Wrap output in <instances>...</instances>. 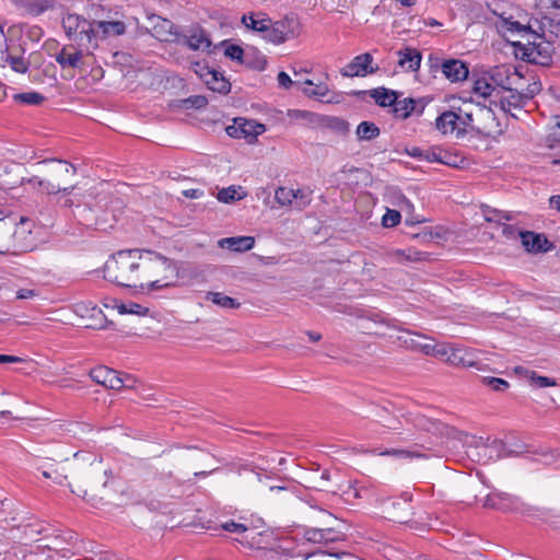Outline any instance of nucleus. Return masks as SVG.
Here are the masks:
<instances>
[{"label": "nucleus", "instance_id": "30", "mask_svg": "<svg viewBox=\"0 0 560 560\" xmlns=\"http://www.w3.org/2000/svg\"><path fill=\"white\" fill-rule=\"evenodd\" d=\"M184 42L192 50L210 47V40L201 30H191L189 34L184 36Z\"/></svg>", "mask_w": 560, "mask_h": 560}, {"label": "nucleus", "instance_id": "40", "mask_svg": "<svg viewBox=\"0 0 560 560\" xmlns=\"http://www.w3.org/2000/svg\"><path fill=\"white\" fill-rule=\"evenodd\" d=\"M494 90L495 88L490 78L488 79L483 77L474 81L472 92L478 96L487 98L492 95Z\"/></svg>", "mask_w": 560, "mask_h": 560}, {"label": "nucleus", "instance_id": "34", "mask_svg": "<svg viewBox=\"0 0 560 560\" xmlns=\"http://www.w3.org/2000/svg\"><path fill=\"white\" fill-rule=\"evenodd\" d=\"M55 8L54 0H28L24 4L25 12L32 16H38Z\"/></svg>", "mask_w": 560, "mask_h": 560}, {"label": "nucleus", "instance_id": "45", "mask_svg": "<svg viewBox=\"0 0 560 560\" xmlns=\"http://www.w3.org/2000/svg\"><path fill=\"white\" fill-rule=\"evenodd\" d=\"M173 24L168 20H161L159 24L153 27V35L160 40L167 42L173 35Z\"/></svg>", "mask_w": 560, "mask_h": 560}, {"label": "nucleus", "instance_id": "21", "mask_svg": "<svg viewBox=\"0 0 560 560\" xmlns=\"http://www.w3.org/2000/svg\"><path fill=\"white\" fill-rule=\"evenodd\" d=\"M220 248L230 249L235 253H243L250 250L255 245L253 236H233L225 237L218 241Z\"/></svg>", "mask_w": 560, "mask_h": 560}, {"label": "nucleus", "instance_id": "51", "mask_svg": "<svg viewBox=\"0 0 560 560\" xmlns=\"http://www.w3.org/2000/svg\"><path fill=\"white\" fill-rule=\"evenodd\" d=\"M485 217L487 221L490 222H501L502 220L511 221L514 219L513 214L511 212H504L499 210H487L485 212Z\"/></svg>", "mask_w": 560, "mask_h": 560}, {"label": "nucleus", "instance_id": "6", "mask_svg": "<svg viewBox=\"0 0 560 560\" xmlns=\"http://www.w3.org/2000/svg\"><path fill=\"white\" fill-rule=\"evenodd\" d=\"M535 40L527 42H513V52L516 58L524 61L546 66L551 61L552 47L548 42L534 36Z\"/></svg>", "mask_w": 560, "mask_h": 560}, {"label": "nucleus", "instance_id": "58", "mask_svg": "<svg viewBox=\"0 0 560 560\" xmlns=\"http://www.w3.org/2000/svg\"><path fill=\"white\" fill-rule=\"evenodd\" d=\"M270 25H272V21L271 19L268 16L266 19V21H264L260 25H259V28L256 33H259L261 38L266 42L269 43V34L271 33V27Z\"/></svg>", "mask_w": 560, "mask_h": 560}, {"label": "nucleus", "instance_id": "11", "mask_svg": "<svg viewBox=\"0 0 560 560\" xmlns=\"http://www.w3.org/2000/svg\"><path fill=\"white\" fill-rule=\"evenodd\" d=\"M401 417L406 420V422L413 424L416 428L428 431L435 435H446L455 438L457 433V431H455L453 428H450L448 425L438 420L431 419L419 413L407 412L402 413Z\"/></svg>", "mask_w": 560, "mask_h": 560}, {"label": "nucleus", "instance_id": "26", "mask_svg": "<svg viewBox=\"0 0 560 560\" xmlns=\"http://www.w3.org/2000/svg\"><path fill=\"white\" fill-rule=\"evenodd\" d=\"M515 373L522 375L530 386L536 388H545L556 386L557 382L553 378L537 374L535 371L527 370L523 366L515 368Z\"/></svg>", "mask_w": 560, "mask_h": 560}, {"label": "nucleus", "instance_id": "32", "mask_svg": "<svg viewBox=\"0 0 560 560\" xmlns=\"http://www.w3.org/2000/svg\"><path fill=\"white\" fill-rule=\"evenodd\" d=\"M82 59V52L79 50H69L68 48H62L56 56V61L62 67L77 68L79 67Z\"/></svg>", "mask_w": 560, "mask_h": 560}, {"label": "nucleus", "instance_id": "15", "mask_svg": "<svg viewBox=\"0 0 560 560\" xmlns=\"http://www.w3.org/2000/svg\"><path fill=\"white\" fill-rule=\"evenodd\" d=\"M62 25L68 36L78 35L80 40L85 39L88 43L93 33L92 22L78 14H68L63 18Z\"/></svg>", "mask_w": 560, "mask_h": 560}, {"label": "nucleus", "instance_id": "42", "mask_svg": "<svg viewBox=\"0 0 560 560\" xmlns=\"http://www.w3.org/2000/svg\"><path fill=\"white\" fill-rule=\"evenodd\" d=\"M454 345L448 343H430L429 347H424V354L436 357L445 362H447V358L450 357V351H452Z\"/></svg>", "mask_w": 560, "mask_h": 560}, {"label": "nucleus", "instance_id": "43", "mask_svg": "<svg viewBox=\"0 0 560 560\" xmlns=\"http://www.w3.org/2000/svg\"><path fill=\"white\" fill-rule=\"evenodd\" d=\"M113 302V307H116L119 314H135V315H145L148 312V308L143 307L140 304L137 303H129L124 304L120 303L118 300H110Z\"/></svg>", "mask_w": 560, "mask_h": 560}, {"label": "nucleus", "instance_id": "53", "mask_svg": "<svg viewBox=\"0 0 560 560\" xmlns=\"http://www.w3.org/2000/svg\"><path fill=\"white\" fill-rule=\"evenodd\" d=\"M221 528L226 532L234 533L238 535L241 538L243 534L247 530V524L228 521L221 524Z\"/></svg>", "mask_w": 560, "mask_h": 560}, {"label": "nucleus", "instance_id": "28", "mask_svg": "<svg viewBox=\"0 0 560 560\" xmlns=\"http://www.w3.org/2000/svg\"><path fill=\"white\" fill-rule=\"evenodd\" d=\"M236 540L248 547V548H262L266 544L265 541V533L257 532L256 528L247 525V530L243 534L241 538H236Z\"/></svg>", "mask_w": 560, "mask_h": 560}, {"label": "nucleus", "instance_id": "57", "mask_svg": "<svg viewBox=\"0 0 560 560\" xmlns=\"http://www.w3.org/2000/svg\"><path fill=\"white\" fill-rule=\"evenodd\" d=\"M270 25H272V21L271 19L268 16L266 19V21H264L260 25H259V28L256 33H259L261 38L266 42L269 43V34L271 33V27Z\"/></svg>", "mask_w": 560, "mask_h": 560}, {"label": "nucleus", "instance_id": "24", "mask_svg": "<svg viewBox=\"0 0 560 560\" xmlns=\"http://www.w3.org/2000/svg\"><path fill=\"white\" fill-rule=\"evenodd\" d=\"M305 537L307 540L315 544H326L339 540L341 534L332 527L311 528L305 532Z\"/></svg>", "mask_w": 560, "mask_h": 560}, {"label": "nucleus", "instance_id": "1", "mask_svg": "<svg viewBox=\"0 0 560 560\" xmlns=\"http://www.w3.org/2000/svg\"><path fill=\"white\" fill-rule=\"evenodd\" d=\"M177 278L175 264L167 257L151 250H137L131 288L153 291L168 288Z\"/></svg>", "mask_w": 560, "mask_h": 560}, {"label": "nucleus", "instance_id": "27", "mask_svg": "<svg viewBox=\"0 0 560 560\" xmlns=\"http://www.w3.org/2000/svg\"><path fill=\"white\" fill-rule=\"evenodd\" d=\"M91 430L88 423L69 422L57 425V432L59 434L78 440L84 438Z\"/></svg>", "mask_w": 560, "mask_h": 560}, {"label": "nucleus", "instance_id": "33", "mask_svg": "<svg viewBox=\"0 0 560 560\" xmlns=\"http://www.w3.org/2000/svg\"><path fill=\"white\" fill-rule=\"evenodd\" d=\"M238 130L240 137L242 136L252 141L257 136L264 133L266 131V127L265 125L256 122L254 120H244L240 122Z\"/></svg>", "mask_w": 560, "mask_h": 560}, {"label": "nucleus", "instance_id": "64", "mask_svg": "<svg viewBox=\"0 0 560 560\" xmlns=\"http://www.w3.org/2000/svg\"><path fill=\"white\" fill-rule=\"evenodd\" d=\"M36 295V292L32 289H21L16 292V298L20 300L32 299Z\"/></svg>", "mask_w": 560, "mask_h": 560}, {"label": "nucleus", "instance_id": "61", "mask_svg": "<svg viewBox=\"0 0 560 560\" xmlns=\"http://www.w3.org/2000/svg\"><path fill=\"white\" fill-rule=\"evenodd\" d=\"M460 360H463V362L459 363L460 366H468V368L477 366V362L474 358V353H472V351H470L468 349H465V355H462Z\"/></svg>", "mask_w": 560, "mask_h": 560}, {"label": "nucleus", "instance_id": "56", "mask_svg": "<svg viewBox=\"0 0 560 560\" xmlns=\"http://www.w3.org/2000/svg\"><path fill=\"white\" fill-rule=\"evenodd\" d=\"M224 54L226 57H229L232 60L242 61L244 51L237 45H230L225 48Z\"/></svg>", "mask_w": 560, "mask_h": 560}, {"label": "nucleus", "instance_id": "10", "mask_svg": "<svg viewBox=\"0 0 560 560\" xmlns=\"http://www.w3.org/2000/svg\"><path fill=\"white\" fill-rule=\"evenodd\" d=\"M270 27L269 43L273 45H280L294 39L301 33L300 22L294 16H284L281 20L275 21Z\"/></svg>", "mask_w": 560, "mask_h": 560}, {"label": "nucleus", "instance_id": "50", "mask_svg": "<svg viewBox=\"0 0 560 560\" xmlns=\"http://www.w3.org/2000/svg\"><path fill=\"white\" fill-rule=\"evenodd\" d=\"M182 107L184 108H202L207 105L208 101L205 96L194 95L188 98L182 100Z\"/></svg>", "mask_w": 560, "mask_h": 560}, {"label": "nucleus", "instance_id": "20", "mask_svg": "<svg viewBox=\"0 0 560 560\" xmlns=\"http://www.w3.org/2000/svg\"><path fill=\"white\" fill-rule=\"evenodd\" d=\"M442 73L451 82H460L468 78L469 70L463 60L448 59L442 63Z\"/></svg>", "mask_w": 560, "mask_h": 560}, {"label": "nucleus", "instance_id": "59", "mask_svg": "<svg viewBox=\"0 0 560 560\" xmlns=\"http://www.w3.org/2000/svg\"><path fill=\"white\" fill-rule=\"evenodd\" d=\"M277 81L280 88L282 89H290L293 84H296L298 82L293 81L290 75L283 71L278 73Z\"/></svg>", "mask_w": 560, "mask_h": 560}, {"label": "nucleus", "instance_id": "14", "mask_svg": "<svg viewBox=\"0 0 560 560\" xmlns=\"http://www.w3.org/2000/svg\"><path fill=\"white\" fill-rule=\"evenodd\" d=\"M275 200L280 207L295 205L298 209H303L310 203L308 195L304 190L288 187L277 188Z\"/></svg>", "mask_w": 560, "mask_h": 560}, {"label": "nucleus", "instance_id": "55", "mask_svg": "<svg viewBox=\"0 0 560 560\" xmlns=\"http://www.w3.org/2000/svg\"><path fill=\"white\" fill-rule=\"evenodd\" d=\"M462 355H465V348L454 345L452 348V351H450V357L447 358V363L459 366V363L463 362V360H460Z\"/></svg>", "mask_w": 560, "mask_h": 560}, {"label": "nucleus", "instance_id": "44", "mask_svg": "<svg viewBox=\"0 0 560 560\" xmlns=\"http://www.w3.org/2000/svg\"><path fill=\"white\" fill-rule=\"evenodd\" d=\"M268 18V15L266 13H262V12H252L249 14H244L242 16V24L247 28V30H250L253 32H257L258 28H259V25L266 21V19Z\"/></svg>", "mask_w": 560, "mask_h": 560}, {"label": "nucleus", "instance_id": "60", "mask_svg": "<svg viewBox=\"0 0 560 560\" xmlns=\"http://www.w3.org/2000/svg\"><path fill=\"white\" fill-rule=\"evenodd\" d=\"M537 7L540 10L557 9L560 10V0H537Z\"/></svg>", "mask_w": 560, "mask_h": 560}, {"label": "nucleus", "instance_id": "41", "mask_svg": "<svg viewBox=\"0 0 560 560\" xmlns=\"http://www.w3.org/2000/svg\"><path fill=\"white\" fill-rule=\"evenodd\" d=\"M304 85L306 86L302 91L311 97L322 98L329 93V88L325 83L315 84L312 80H305Z\"/></svg>", "mask_w": 560, "mask_h": 560}, {"label": "nucleus", "instance_id": "2", "mask_svg": "<svg viewBox=\"0 0 560 560\" xmlns=\"http://www.w3.org/2000/svg\"><path fill=\"white\" fill-rule=\"evenodd\" d=\"M110 477V470L104 467L102 460L94 459L74 476L70 483L71 491L88 502L96 503L103 500Z\"/></svg>", "mask_w": 560, "mask_h": 560}, {"label": "nucleus", "instance_id": "8", "mask_svg": "<svg viewBox=\"0 0 560 560\" xmlns=\"http://www.w3.org/2000/svg\"><path fill=\"white\" fill-rule=\"evenodd\" d=\"M492 83L504 91H523L524 78L517 68L501 65L490 70Z\"/></svg>", "mask_w": 560, "mask_h": 560}, {"label": "nucleus", "instance_id": "54", "mask_svg": "<svg viewBox=\"0 0 560 560\" xmlns=\"http://www.w3.org/2000/svg\"><path fill=\"white\" fill-rule=\"evenodd\" d=\"M401 215L399 211L387 209L386 213L382 218V223L386 228L396 226L400 222Z\"/></svg>", "mask_w": 560, "mask_h": 560}, {"label": "nucleus", "instance_id": "25", "mask_svg": "<svg viewBox=\"0 0 560 560\" xmlns=\"http://www.w3.org/2000/svg\"><path fill=\"white\" fill-rule=\"evenodd\" d=\"M522 244L529 252H547L549 249L548 240L534 232H520Z\"/></svg>", "mask_w": 560, "mask_h": 560}, {"label": "nucleus", "instance_id": "9", "mask_svg": "<svg viewBox=\"0 0 560 560\" xmlns=\"http://www.w3.org/2000/svg\"><path fill=\"white\" fill-rule=\"evenodd\" d=\"M455 439L462 442L463 446L466 448V454L468 457L476 462H487L490 459L492 456L488 453L498 446L495 441L492 442V445H489L488 440H483L482 438H477L464 432H457Z\"/></svg>", "mask_w": 560, "mask_h": 560}, {"label": "nucleus", "instance_id": "19", "mask_svg": "<svg viewBox=\"0 0 560 560\" xmlns=\"http://www.w3.org/2000/svg\"><path fill=\"white\" fill-rule=\"evenodd\" d=\"M396 54L398 57L397 63L401 70L417 72L420 69L422 56L417 48L405 46Z\"/></svg>", "mask_w": 560, "mask_h": 560}, {"label": "nucleus", "instance_id": "62", "mask_svg": "<svg viewBox=\"0 0 560 560\" xmlns=\"http://www.w3.org/2000/svg\"><path fill=\"white\" fill-rule=\"evenodd\" d=\"M441 163L448 165V166L457 167L458 166V158L455 155H452L448 152L443 151V156H442Z\"/></svg>", "mask_w": 560, "mask_h": 560}, {"label": "nucleus", "instance_id": "31", "mask_svg": "<svg viewBox=\"0 0 560 560\" xmlns=\"http://www.w3.org/2000/svg\"><path fill=\"white\" fill-rule=\"evenodd\" d=\"M421 339H425V337L411 331H404V335L398 337L406 348L424 353V347H429L430 343L422 342Z\"/></svg>", "mask_w": 560, "mask_h": 560}, {"label": "nucleus", "instance_id": "17", "mask_svg": "<svg viewBox=\"0 0 560 560\" xmlns=\"http://www.w3.org/2000/svg\"><path fill=\"white\" fill-rule=\"evenodd\" d=\"M90 377L97 384L109 389H121L124 386L120 374L107 366H97L90 371Z\"/></svg>", "mask_w": 560, "mask_h": 560}, {"label": "nucleus", "instance_id": "36", "mask_svg": "<svg viewBox=\"0 0 560 560\" xmlns=\"http://www.w3.org/2000/svg\"><path fill=\"white\" fill-rule=\"evenodd\" d=\"M343 494L353 499H368L374 495V488L371 485H363L358 482L353 485L349 483L348 489L343 490Z\"/></svg>", "mask_w": 560, "mask_h": 560}, {"label": "nucleus", "instance_id": "13", "mask_svg": "<svg viewBox=\"0 0 560 560\" xmlns=\"http://www.w3.org/2000/svg\"><path fill=\"white\" fill-rule=\"evenodd\" d=\"M498 32L513 46L516 37L534 36L528 25L514 20L512 16L501 15L497 21Z\"/></svg>", "mask_w": 560, "mask_h": 560}, {"label": "nucleus", "instance_id": "16", "mask_svg": "<svg viewBox=\"0 0 560 560\" xmlns=\"http://www.w3.org/2000/svg\"><path fill=\"white\" fill-rule=\"evenodd\" d=\"M93 33L89 43L96 39L120 36L126 32V24L122 21H92Z\"/></svg>", "mask_w": 560, "mask_h": 560}, {"label": "nucleus", "instance_id": "35", "mask_svg": "<svg viewBox=\"0 0 560 560\" xmlns=\"http://www.w3.org/2000/svg\"><path fill=\"white\" fill-rule=\"evenodd\" d=\"M246 196V192L241 186H229L218 191L217 199L223 203H231L236 200H241Z\"/></svg>", "mask_w": 560, "mask_h": 560}, {"label": "nucleus", "instance_id": "5", "mask_svg": "<svg viewBox=\"0 0 560 560\" xmlns=\"http://www.w3.org/2000/svg\"><path fill=\"white\" fill-rule=\"evenodd\" d=\"M138 249L119 250L104 266V278L118 285L131 288Z\"/></svg>", "mask_w": 560, "mask_h": 560}, {"label": "nucleus", "instance_id": "39", "mask_svg": "<svg viewBox=\"0 0 560 560\" xmlns=\"http://www.w3.org/2000/svg\"><path fill=\"white\" fill-rule=\"evenodd\" d=\"M416 101L412 98H404L398 101L396 98L395 104L393 106V113L396 117L405 119L409 117V115L415 110Z\"/></svg>", "mask_w": 560, "mask_h": 560}, {"label": "nucleus", "instance_id": "4", "mask_svg": "<svg viewBox=\"0 0 560 560\" xmlns=\"http://www.w3.org/2000/svg\"><path fill=\"white\" fill-rule=\"evenodd\" d=\"M474 104L464 101L460 106L452 105L450 110L443 112L435 120V127L443 135H455L456 138L464 137L472 126Z\"/></svg>", "mask_w": 560, "mask_h": 560}, {"label": "nucleus", "instance_id": "48", "mask_svg": "<svg viewBox=\"0 0 560 560\" xmlns=\"http://www.w3.org/2000/svg\"><path fill=\"white\" fill-rule=\"evenodd\" d=\"M14 100L28 105H39L45 97L37 92H25L14 95Z\"/></svg>", "mask_w": 560, "mask_h": 560}, {"label": "nucleus", "instance_id": "49", "mask_svg": "<svg viewBox=\"0 0 560 560\" xmlns=\"http://www.w3.org/2000/svg\"><path fill=\"white\" fill-rule=\"evenodd\" d=\"M4 61L10 65L12 70L19 73H25L28 69V62L23 57L8 55Z\"/></svg>", "mask_w": 560, "mask_h": 560}, {"label": "nucleus", "instance_id": "38", "mask_svg": "<svg viewBox=\"0 0 560 560\" xmlns=\"http://www.w3.org/2000/svg\"><path fill=\"white\" fill-rule=\"evenodd\" d=\"M357 136L359 140L370 141L380 135V128L371 121H362L357 127Z\"/></svg>", "mask_w": 560, "mask_h": 560}, {"label": "nucleus", "instance_id": "12", "mask_svg": "<svg viewBox=\"0 0 560 560\" xmlns=\"http://www.w3.org/2000/svg\"><path fill=\"white\" fill-rule=\"evenodd\" d=\"M194 71L210 90L219 93L230 92V83L221 72L200 62L194 65Z\"/></svg>", "mask_w": 560, "mask_h": 560}, {"label": "nucleus", "instance_id": "37", "mask_svg": "<svg viewBox=\"0 0 560 560\" xmlns=\"http://www.w3.org/2000/svg\"><path fill=\"white\" fill-rule=\"evenodd\" d=\"M371 96L375 100V102L380 106H394L395 101L397 98V93L395 91L385 89V88H378L371 92Z\"/></svg>", "mask_w": 560, "mask_h": 560}, {"label": "nucleus", "instance_id": "29", "mask_svg": "<svg viewBox=\"0 0 560 560\" xmlns=\"http://www.w3.org/2000/svg\"><path fill=\"white\" fill-rule=\"evenodd\" d=\"M205 300L212 302L223 310H236L241 306V303L236 299L225 295L222 292H207Z\"/></svg>", "mask_w": 560, "mask_h": 560}, {"label": "nucleus", "instance_id": "7", "mask_svg": "<svg viewBox=\"0 0 560 560\" xmlns=\"http://www.w3.org/2000/svg\"><path fill=\"white\" fill-rule=\"evenodd\" d=\"M19 224L23 229L21 233L31 232L32 222L30 219L21 217ZM18 237V218L12 214H3L0 211V253L9 252L15 245L14 243Z\"/></svg>", "mask_w": 560, "mask_h": 560}, {"label": "nucleus", "instance_id": "22", "mask_svg": "<svg viewBox=\"0 0 560 560\" xmlns=\"http://www.w3.org/2000/svg\"><path fill=\"white\" fill-rule=\"evenodd\" d=\"M509 95L500 97V107L502 110L510 113L513 117H516L513 109H520L526 100L530 97L528 93L523 91H506Z\"/></svg>", "mask_w": 560, "mask_h": 560}, {"label": "nucleus", "instance_id": "63", "mask_svg": "<svg viewBox=\"0 0 560 560\" xmlns=\"http://www.w3.org/2000/svg\"><path fill=\"white\" fill-rule=\"evenodd\" d=\"M383 425L393 431H398L401 429L400 421L394 418L384 420Z\"/></svg>", "mask_w": 560, "mask_h": 560}, {"label": "nucleus", "instance_id": "18", "mask_svg": "<svg viewBox=\"0 0 560 560\" xmlns=\"http://www.w3.org/2000/svg\"><path fill=\"white\" fill-rule=\"evenodd\" d=\"M372 61L373 57L371 54H361L341 69V74L343 77H364L368 73H374L376 69L371 68Z\"/></svg>", "mask_w": 560, "mask_h": 560}, {"label": "nucleus", "instance_id": "3", "mask_svg": "<svg viewBox=\"0 0 560 560\" xmlns=\"http://www.w3.org/2000/svg\"><path fill=\"white\" fill-rule=\"evenodd\" d=\"M43 166L45 178L33 176L27 182L34 187H38L46 194H58L60 191L69 194L74 187L69 185L70 179L75 175V167L66 161L46 160L39 163Z\"/></svg>", "mask_w": 560, "mask_h": 560}, {"label": "nucleus", "instance_id": "46", "mask_svg": "<svg viewBox=\"0 0 560 560\" xmlns=\"http://www.w3.org/2000/svg\"><path fill=\"white\" fill-rule=\"evenodd\" d=\"M381 455L395 456L399 458H427L428 456L418 450L392 448L381 453Z\"/></svg>", "mask_w": 560, "mask_h": 560}, {"label": "nucleus", "instance_id": "52", "mask_svg": "<svg viewBox=\"0 0 560 560\" xmlns=\"http://www.w3.org/2000/svg\"><path fill=\"white\" fill-rule=\"evenodd\" d=\"M482 383L495 392H504L510 386L505 380L499 377H483Z\"/></svg>", "mask_w": 560, "mask_h": 560}, {"label": "nucleus", "instance_id": "23", "mask_svg": "<svg viewBox=\"0 0 560 560\" xmlns=\"http://www.w3.org/2000/svg\"><path fill=\"white\" fill-rule=\"evenodd\" d=\"M385 512L392 521L405 523L410 515V505L407 500H394L387 503Z\"/></svg>", "mask_w": 560, "mask_h": 560}, {"label": "nucleus", "instance_id": "47", "mask_svg": "<svg viewBox=\"0 0 560 560\" xmlns=\"http://www.w3.org/2000/svg\"><path fill=\"white\" fill-rule=\"evenodd\" d=\"M287 116L293 120H303L307 124H314L317 121V115L303 109H288Z\"/></svg>", "mask_w": 560, "mask_h": 560}]
</instances>
